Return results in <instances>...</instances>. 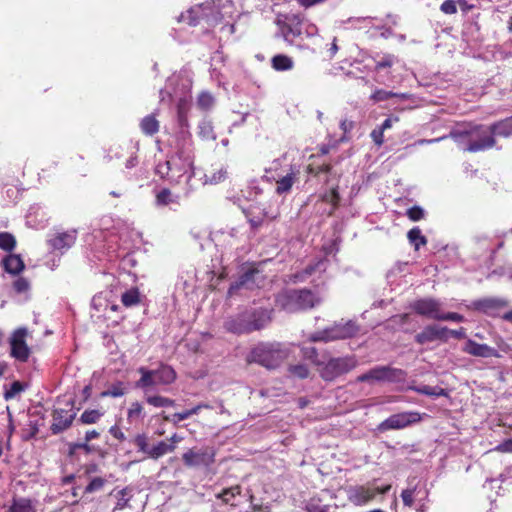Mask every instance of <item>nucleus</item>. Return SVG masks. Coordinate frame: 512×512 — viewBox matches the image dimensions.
<instances>
[{"mask_svg":"<svg viewBox=\"0 0 512 512\" xmlns=\"http://www.w3.org/2000/svg\"><path fill=\"white\" fill-rule=\"evenodd\" d=\"M451 138L463 149L468 152H479L491 149L495 146L496 140L492 134L490 126L484 125H467L452 129L447 136L435 139H422L418 140L415 144H432L439 142L443 139Z\"/></svg>","mask_w":512,"mask_h":512,"instance_id":"f257e3e1","label":"nucleus"},{"mask_svg":"<svg viewBox=\"0 0 512 512\" xmlns=\"http://www.w3.org/2000/svg\"><path fill=\"white\" fill-rule=\"evenodd\" d=\"M271 310L250 308L225 322V329L234 334H248L266 327L271 321Z\"/></svg>","mask_w":512,"mask_h":512,"instance_id":"f03ea898","label":"nucleus"},{"mask_svg":"<svg viewBox=\"0 0 512 512\" xmlns=\"http://www.w3.org/2000/svg\"><path fill=\"white\" fill-rule=\"evenodd\" d=\"M290 349L280 342H261L247 356V361L257 363L267 369H276L288 358Z\"/></svg>","mask_w":512,"mask_h":512,"instance_id":"7ed1b4c3","label":"nucleus"},{"mask_svg":"<svg viewBox=\"0 0 512 512\" xmlns=\"http://www.w3.org/2000/svg\"><path fill=\"white\" fill-rule=\"evenodd\" d=\"M318 298L309 289H284L276 296V304L288 312L311 309L318 303Z\"/></svg>","mask_w":512,"mask_h":512,"instance_id":"20e7f679","label":"nucleus"},{"mask_svg":"<svg viewBox=\"0 0 512 512\" xmlns=\"http://www.w3.org/2000/svg\"><path fill=\"white\" fill-rule=\"evenodd\" d=\"M358 366L355 355L332 357L329 354L322 356V362L317 363L320 377L326 382H332L349 373Z\"/></svg>","mask_w":512,"mask_h":512,"instance_id":"39448f33","label":"nucleus"},{"mask_svg":"<svg viewBox=\"0 0 512 512\" xmlns=\"http://www.w3.org/2000/svg\"><path fill=\"white\" fill-rule=\"evenodd\" d=\"M176 166L174 173L181 174V177L188 174L187 179L193 176L194 149L193 140L190 133L183 134V138L176 143L175 156Z\"/></svg>","mask_w":512,"mask_h":512,"instance_id":"423d86ee","label":"nucleus"},{"mask_svg":"<svg viewBox=\"0 0 512 512\" xmlns=\"http://www.w3.org/2000/svg\"><path fill=\"white\" fill-rule=\"evenodd\" d=\"M359 328L357 324L349 320L345 323L338 322L321 331H317L309 336L311 342H330L340 339L353 337L357 334Z\"/></svg>","mask_w":512,"mask_h":512,"instance_id":"0eeeda50","label":"nucleus"},{"mask_svg":"<svg viewBox=\"0 0 512 512\" xmlns=\"http://www.w3.org/2000/svg\"><path fill=\"white\" fill-rule=\"evenodd\" d=\"M405 372L402 369L391 366H376L356 378L357 382H397L404 378Z\"/></svg>","mask_w":512,"mask_h":512,"instance_id":"6e6552de","label":"nucleus"},{"mask_svg":"<svg viewBox=\"0 0 512 512\" xmlns=\"http://www.w3.org/2000/svg\"><path fill=\"white\" fill-rule=\"evenodd\" d=\"M277 25L286 43L301 47L296 41L302 35V20L299 15H286L284 20H277Z\"/></svg>","mask_w":512,"mask_h":512,"instance_id":"1a4fd4ad","label":"nucleus"},{"mask_svg":"<svg viewBox=\"0 0 512 512\" xmlns=\"http://www.w3.org/2000/svg\"><path fill=\"white\" fill-rule=\"evenodd\" d=\"M76 417L73 404L69 409L55 408L52 412V424L50 430L53 435H58L69 429Z\"/></svg>","mask_w":512,"mask_h":512,"instance_id":"9d476101","label":"nucleus"},{"mask_svg":"<svg viewBox=\"0 0 512 512\" xmlns=\"http://www.w3.org/2000/svg\"><path fill=\"white\" fill-rule=\"evenodd\" d=\"M27 334V329L21 327L16 329L10 338L11 356L21 362H26L31 352L25 341Z\"/></svg>","mask_w":512,"mask_h":512,"instance_id":"9b49d317","label":"nucleus"},{"mask_svg":"<svg viewBox=\"0 0 512 512\" xmlns=\"http://www.w3.org/2000/svg\"><path fill=\"white\" fill-rule=\"evenodd\" d=\"M415 342L424 345L434 341L447 342L448 328L437 324L427 325L423 330L415 335Z\"/></svg>","mask_w":512,"mask_h":512,"instance_id":"f8f14e48","label":"nucleus"},{"mask_svg":"<svg viewBox=\"0 0 512 512\" xmlns=\"http://www.w3.org/2000/svg\"><path fill=\"white\" fill-rule=\"evenodd\" d=\"M418 315L438 320L441 313V302L434 298L417 299L410 305Z\"/></svg>","mask_w":512,"mask_h":512,"instance_id":"ddd939ff","label":"nucleus"},{"mask_svg":"<svg viewBox=\"0 0 512 512\" xmlns=\"http://www.w3.org/2000/svg\"><path fill=\"white\" fill-rule=\"evenodd\" d=\"M420 420V415L417 412H403L391 415L385 421L380 424V429H402L412 423H416Z\"/></svg>","mask_w":512,"mask_h":512,"instance_id":"4468645a","label":"nucleus"},{"mask_svg":"<svg viewBox=\"0 0 512 512\" xmlns=\"http://www.w3.org/2000/svg\"><path fill=\"white\" fill-rule=\"evenodd\" d=\"M346 495L352 504L362 506L375 498L376 490L369 486L354 485L346 488Z\"/></svg>","mask_w":512,"mask_h":512,"instance_id":"2eb2a0df","label":"nucleus"},{"mask_svg":"<svg viewBox=\"0 0 512 512\" xmlns=\"http://www.w3.org/2000/svg\"><path fill=\"white\" fill-rule=\"evenodd\" d=\"M214 454L208 449H190L182 456L183 462L188 467L208 466L213 463Z\"/></svg>","mask_w":512,"mask_h":512,"instance_id":"dca6fc26","label":"nucleus"},{"mask_svg":"<svg viewBox=\"0 0 512 512\" xmlns=\"http://www.w3.org/2000/svg\"><path fill=\"white\" fill-rule=\"evenodd\" d=\"M77 238L76 230L57 232L48 239V244L53 250L66 251L71 248Z\"/></svg>","mask_w":512,"mask_h":512,"instance_id":"f3484780","label":"nucleus"},{"mask_svg":"<svg viewBox=\"0 0 512 512\" xmlns=\"http://www.w3.org/2000/svg\"><path fill=\"white\" fill-rule=\"evenodd\" d=\"M463 350L464 352L476 357L489 358L498 356V352L495 348L490 347L487 344L477 343L471 339L466 342Z\"/></svg>","mask_w":512,"mask_h":512,"instance_id":"a211bd4d","label":"nucleus"},{"mask_svg":"<svg viewBox=\"0 0 512 512\" xmlns=\"http://www.w3.org/2000/svg\"><path fill=\"white\" fill-rule=\"evenodd\" d=\"M259 272L257 270H248L243 273L235 282H233L228 290V294L232 296L238 290L242 288L253 289L255 286V277L258 276Z\"/></svg>","mask_w":512,"mask_h":512,"instance_id":"6ab92c4d","label":"nucleus"},{"mask_svg":"<svg viewBox=\"0 0 512 512\" xmlns=\"http://www.w3.org/2000/svg\"><path fill=\"white\" fill-rule=\"evenodd\" d=\"M507 305V300L497 297L483 298L473 302V307L484 313H491L495 310L506 307Z\"/></svg>","mask_w":512,"mask_h":512,"instance_id":"aec40b11","label":"nucleus"},{"mask_svg":"<svg viewBox=\"0 0 512 512\" xmlns=\"http://www.w3.org/2000/svg\"><path fill=\"white\" fill-rule=\"evenodd\" d=\"M174 166H176V159L171 158L156 166V173L162 178L168 179L170 182L179 183L181 174L174 173Z\"/></svg>","mask_w":512,"mask_h":512,"instance_id":"412c9836","label":"nucleus"},{"mask_svg":"<svg viewBox=\"0 0 512 512\" xmlns=\"http://www.w3.org/2000/svg\"><path fill=\"white\" fill-rule=\"evenodd\" d=\"M1 263L4 270L12 275H18L25 268L24 261L18 254H10L6 256L3 258Z\"/></svg>","mask_w":512,"mask_h":512,"instance_id":"4be33fe9","label":"nucleus"},{"mask_svg":"<svg viewBox=\"0 0 512 512\" xmlns=\"http://www.w3.org/2000/svg\"><path fill=\"white\" fill-rule=\"evenodd\" d=\"M299 171L291 168L290 172L276 181V193L278 195L290 192L293 184L298 179Z\"/></svg>","mask_w":512,"mask_h":512,"instance_id":"5701e85b","label":"nucleus"},{"mask_svg":"<svg viewBox=\"0 0 512 512\" xmlns=\"http://www.w3.org/2000/svg\"><path fill=\"white\" fill-rule=\"evenodd\" d=\"M324 259H319L316 262L309 264L305 269L300 272H297L292 275L291 280L294 283L304 282L309 276H311L316 271H321L326 269Z\"/></svg>","mask_w":512,"mask_h":512,"instance_id":"b1692460","label":"nucleus"},{"mask_svg":"<svg viewBox=\"0 0 512 512\" xmlns=\"http://www.w3.org/2000/svg\"><path fill=\"white\" fill-rule=\"evenodd\" d=\"M158 385H169L176 379V372L168 365L162 364L158 369L152 370Z\"/></svg>","mask_w":512,"mask_h":512,"instance_id":"393cba45","label":"nucleus"},{"mask_svg":"<svg viewBox=\"0 0 512 512\" xmlns=\"http://www.w3.org/2000/svg\"><path fill=\"white\" fill-rule=\"evenodd\" d=\"M490 126L493 136L509 137L512 136V117L505 118L495 122Z\"/></svg>","mask_w":512,"mask_h":512,"instance_id":"a878e982","label":"nucleus"},{"mask_svg":"<svg viewBox=\"0 0 512 512\" xmlns=\"http://www.w3.org/2000/svg\"><path fill=\"white\" fill-rule=\"evenodd\" d=\"M138 372L141 374V378L136 382L138 388L143 389L145 392L153 386H157V382L152 370H148L144 367H140Z\"/></svg>","mask_w":512,"mask_h":512,"instance_id":"bb28decb","label":"nucleus"},{"mask_svg":"<svg viewBox=\"0 0 512 512\" xmlns=\"http://www.w3.org/2000/svg\"><path fill=\"white\" fill-rule=\"evenodd\" d=\"M174 450L175 446L173 444H169L167 441H159L151 446V450H149V458L157 460Z\"/></svg>","mask_w":512,"mask_h":512,"instance_id":"cd10ccee","label":"nucleus"},{"mask_svg":"<svg viewBox=\"0 0 512 512\" xmlns=\"http://www.w3.org/2000/svg\"><path fill=\"white\" fill-rule=\"evenodd\" d=\"M155 204L158 207L170 204H179V197L177 195H173L168 188H164L156 194Z\"/></svg>","mask_w":512,"mask_h":512,"instance_id":"c85d7f7f","label":"nucleus"},{"mask_svg":"<svg viewBox=\"0 0 512 512\" xmlns=\"http://www.w3.org/2000/svg\"><path fill=\"white\" fill-rule=\"evenodd\" d=\"M272 67L276 71H288L294 67L291 57L284 54H277L271 59Z\"/></svg>","mask_w":512,"mask_h":512,"instance_id":"c756f323","label":"nucleus"},{"mask_svg":"<svg viewBox=\"0 0 512 512\" xmlns=\"http://www.w3.org/2000/svg\"><path fill=\"white\" fill-rule=\"evenodd\" d=\"M198 136L204 141H210L216 139L213 124L208 119H203L198 124Z\"/></svg>","mask_w":512,"mask_h":512,"instance_id":"7c9ffc66","label":"nucleus"},{"mask_svg":"<svg viewBox=\"0 0 512 512\" xmlns=\"http://www.w3.org/2000/svg\"><path fill=\"white\" fill-rule=\"evenodd\" d=\"M140 128L144 134L152 136L159 131V122L154 115H147L141 120Z\"/></svg>","mask_w":512,"mask_h":512,"instance_id":"2f4dec72","label":"nucleus"},{"mask_svg":"<svg viewBox=\"0 0 512 512\" xmlns=\"http://www.w3.org/2000/svg\"><path fill=\"white\" fill-rule=\"evenodd\" d=\"M411 390L417 392L418 394L432 396V397H440L446 396L447 393L445 389L438 386H429V385H418L410 387Z\"/></svg>","mask_w":512,"mask_h":512,"instance_id":"473e14b6","label":"nucleus"},{"mask_svg":"<svg viewBox=\"0 0 512 512\" xmlns=\"http://www.w3.org/2000/svg\"><path fill=\"white\" fill-rule=\"evenodd\" d=\"M140 301L141 296L138 288L128 289L121 295V302L125 307L136 306Z\"/></svg>","mask_w":512,"mask_h":512,"instance_id":"72a5a7b5","label":"nucleus"},{"mask_svg":"<svg viewBox=\"0 0 512 512\" xmlns=\"http://www.w3.org/2000/svg\"><path fill=\"white\" fill-rule=\"evenodd\" d=\"M407 238L409 242L414 246L415 250H419L421 246L426 245L427 239L424 235H422L421 229L419 227H414L407 233Z\"/></svg>","mask_w":512,"mask_h":512,"instance_id":"f704fd0d","label":"nucleus"},{"mask_svg":"<svg viewBox=\"0 0 512 512\" xmlns=\"http://www.w3.org/2000/svg\"><path fill=\"white\" fill-rule=\"evenodd\" d=\"M241 494V487L239 485H235L229 488L223 489L221 492L216 494V498L220 499L224 504H232V499L237 495Z\"/></svg>","mask_w":512,"mask_h":512,"instance_id":"c9c22d12","label":"nucleus"},{"mask_svg":"<svg viewBox=\"0 0 512 512\" xmlns=\"http://www.w3.org/2000/svg\"><path fill=\"white\" fill-rule=\"evenodd\" d=\"M145 399L148 404L157 408L172 407L175 405V401L173 399L160 395H146Z\"/></svg>","mask_w":512,"mask_h":512,"instance_id":"e433bc0d","label":"nucleus"},{"mask_svg":"<svg viewBox=\"0 0 512 512\" xmlns=\"http://www.w3.org/2000/svg\"><path fill=\"white\" fill-rule=\"evenodd\" d=\"M288 372L291 376L298 379H306L310 374V371L305 364L290 365L288 367Z\"/></svg>","mask_w":512,"mask_h":512,"instance_id":"4c0bfd02","label":"nucleus"},{"mask_svg":"<svg viewBox=\"0 0 512 512\" xmlns=\"http://www.w3.org/2000/svg\"><path fill=\"white\" fill-rule=\"evenodd\" d=\"M391 97H399V98L405 99V98H407V95L406 94H398V93H394V92L386 91V90H382V89L376 90L371 95V99L374 102L385 101V100H388Z\"/></svg>","mask_w":512,"mask_h":512,"instance_id":"58836bf2","label":"nucleus"},{"mask_svg":"<svg viewBox=\"0 0 512 512\" xmlns=\"http://www.w3.org/2000/svg\"><path fill=\"white\" fill-rule=\"evenodd\" d=\"M16 246L15 237L8 232L0 233V249L4 251H12Z\"/></svg>","mask_w":512,"mask_h":512,"instance_id":"ea45409f","label":"nucleus"},{"mask_svg":"<svg viewBox=\"0 0 512 512\" xmlns=\"http://www.w3.org/2000/svg\"><path fill=\"white\" fill-rule=\"evenodd\" d=\"M103 414L96 409L93 410H85L80 416L79 421L82 424H94L96 423Z\"/></svg>","mask_w":512,"mask_h":512,"instance_id":"a19ab883","label":"nucleus"},{"mask_svg":"<svg viewBox=\"0 0 512 512\" xmlns=\"http://www.w3.org/2000/svg\"><path fill=\"white\" fill-rule=\"evenodd\" d=\"M10 512H33V508L30 500L22 498L14 501L10 508Z\"/></svg>","mask_w":512,"mask_h":512,"instance_id":"79ce46f5","label":"nucleus"},{"mask_svg":"<svg viewBox=\"0 0 512 512\" xmlns=\"http://www.w3.org/2000/svg\"><path fill=\"white\" fill-rule=\"evenodd\" d=\"M77 450H83L86 454H90L94 451V446L88 444L87 442H76L69 444V456H73Z\"/></svg>","mask_w":512,"mask_h":512,"instance_id":"37998d69","label":"nucleus"},{"mask_svg":"<svg viewBox=\"0 0 512 512\" xmlns=\"http://www.w3.org/2000/svg\"><path fill=\"white\" fill-rule=\"evenodd\" d=\"M301 352L302 356L310 360L315 366H317V363L322 362V358H319L318 351L315 347H302Z\"/></svg>","mask_w":512,"mask_h":512,"instance_id":"c03bdc74","label":"nucleus"},{"mask_svg":"<svg viewBox=\"0 0 512 512\" xmlns=\"http://www.w3.org/2000/svg\"><path fill=\"white\" fill-rule=\"evenodd\" d=\"M106 480L102 477L93 478L89 484L85 487L84 493H94L103 489Z\"/></svg>","mask_w":512,"mask_h":512,"instance_id":"a18cd8bd","label":"nucleus"},{"mask_svg":"<svg viewBox=\"0 0 512 512\" xmlns=\"http://www.w3.org/2000/svg\"><path fill=\"white\" fill-rule=\"evenodd\" d=\"M25 389V386L19 382V381H14L11 385H10V388L9 389H6L5 392H4V398L6 400H10V399H13L14 397H16V395H18L20 392L24 391Z\"/></svg>","mask_w":512,"mask_h":512,"instance_id":"49530a36","label":"nucleus"},{"mask_svg":"<svg viewBox=\"0 0 512 512\" xmlns=\"http://www.w3.org/2000/svg\"><path fill=\"white\" fill-rule=\"evenodd\" d=\"M135 444L139 451L145 453L149 457V450H151V446H149L148 438L145 434H138L135 437Z\"/></svg>","mask_w":512,"mask_h":512,"instance_id":"de8ad7c7","label":"nucleus"},{"mask_svg":"<svg viewBox=\"0 0 512 512\" xmlns=\"http://www.w3.org/2000/svg\"><path fill=\"white\" fill-rule=\"evenodd\" d=\"M197 103L200 108L207 110L213 106L214 98L210 93L203 92L199 95Z\"/></svg>","mask_w":512,"mask_h":512,"instance_id":"09e8293b","label":"nucleus"},{"mask_svg":"<svg viewBox=\"0 0 512 512\" xmlns=\"http://www.w3.org/2000/svg\"><path fill=\"white\" fill-rule=\"evenodd\" d=\"M143 407L139 402H133L128 410L127 416L130 421L142 417Z\"/></svg>","mask_w":512,"mask_h":512,"instance_id":"8fccbe9b","label":"nucleus"},{"mask_svg":"<svg viewBox=\"0 0 512 512\" xmlns=\"http://www.w3.org/2000/svg\"><path fill=\"white\" fill-rule=\"evenodd\" d=\"M407 216L412 221H419L424 218L425 211L420 206H413L407 210Z\"/></svg>","mask_w":512,"mask_h":512,"instance_id":"3c124183","label":"nucleus"},{"mask_svg":"<svg viewBox=\"0 0 512 512\" xmlns=\"http://www.w3.org/2000/svg\"><path fill=\"white\" fill-rule=\"evenodd\" d=\"M178 123L181 127V132L179 134L177 142L183 138V134L189 133L187 131V129L189 127L188 120H187L186 115L184 114V112L181 109L178 110Z\"/></svg>","mask_w":512,"mask_h":512,"instance_id":"603ef678","label":"nucleus"},{"mask_svg":"<svg viewBox=\"0 0 512 512\" xmlns=\"http://www.w3.org/2000/svg\"><path fill=\"white\" fill-rule=\"evenodd\" d=\"M465 320L464 316L458 314L456 312H447L444 313L441 311L438 321H453V322H463Z\"/></svg>","mask_w":512,"mask_h":512,"instance_id":"864d4df0","label":"nucleus"},{"mask_svg":"<svg viewBox=\"0 0 512 512\" xmlns=\"http://www.w3.org/2000/svg\"><path fill=\"white\" fill-rule=\"evenodd\" d=\"M124 395V390L121 384L113 385L108 390H105L101 393V397H121Z\"/></svg>","mask_w":512,"mask_h":512,"instance_id":"5fc2aeb1","label":"nucleus"},{"mask_svg":"<svg viewBox=\"0 0 512 512\" xmlns=\"http://www.w3.org/2000/svg\"><path fill=\"white\" fill-rule=\"evenodd\" d=\"M331 169H332V167L329 164H323V165H319V166L309 165L307 167V173L317 176L320 173H330Z\"/></svg>","mask_w":512,"mask_h":512,"instance_id":"6e6d98bb","label":"nucleus"},{"mask_svg":"<svg viewBox=\"0 0 512 512\" xmlns=\"http://www.w3.org/2000/svg\"><path fill=\"white\" fill-rule=\"evenodd\" d=\"M13 287H14L16 292L24 293V292H27L29 290L30 283H29V281L26 278L19 277V278H17L14 281Z\"/></svg>","mask_w":512,"mask_h":512,"instance_id":"4d7b16f0","label":"nucleus"},{"mask_svg":"<svg viewBox=\"0 0 512 512\" xmlns=\"http://www.w3.org/2000/svg\"><path fill=\"white\" fill-rule=\"evenodd\" d=\"M130 493L129 488H123L118 492V502L116 505V508L118 509H124L129 502V498H127V495Z\"/></svg>","mask_w":512,"mask_h":512,"instance_id":"13d9d810","label":"nucleus"},{"mask_svg":"<svg viewBox=\"0 0 512 512\" xmlns=\"http://www.w3.org/2000/svg\"><path fill=\"white\" fill-rule=\"evenodd\" d=\"M179 22H187L190 26H195L198 24V18L194 16V10L190 9L180 15Z\"/></svg>","mask_w":512,"mask_h":512,"instance_id":"bf43d9fd","label":"nucleus"},{"mask_svg":"<svg viewBox=\"0 0 512 512\" xmlns=\"http://www.w3.org/2000/svg\"><path fill=\"white\" fill-rule=\"evenodd\" d=\"M415 488L413 489H405L401 493V498L405 506L411 507L414 503Z\"/></svg>","mask_w":512,"mask_h":512,"instance_id":"052dcab7","label":"nucleus"},{"mask_svg":"<svg viewBox=\"0 0 512 512\" xmlns=\"http://www.w3.org/2000/svg\"><path fill=\"white\" fill-rule=\"evenodd\" d=\"M445 14H455L457 12L456 2L454 0H445L440 7Z\"/></svg>","mask_w":512,"mask_h":512,"instance_id":"680f3d73","label":"nucleus"},{"mask_svg":"<svg viewBox=\"0 0 512 512\" xmlns=\"http://www.w3.org/2000/svg\"><path fill=\"white\" fill-rule=\"evenodd\" d=\"M324 200L330 202L333 205V207L336 208L340 200L337 188H332L330 193L324 196Z\"/></svg>","mask_w":512,"mask_h":512,"instance_id":"e2e57ef3","label":"nucleus"},{"mask_svg":"<svg viewBox=\"0 0 512 512\" xmlns=\"http://www.w3.org/2000/svg\"><path fill=\"white\" fill-rule=\"evenodd\" d=\"M189 417H190V415H189L188 410H185V411L177 412V413L173 414L171 418L166 416L165 420L171 421V422H173V424L177 425L179 422H181L185 419H188Z\"/></svg>","mask_w":512,"mask_h":512,"instance_id":"0e129e2a","label":"nucleus"},{"mask_svg":"<svg viewBox=\"0 0 512 512\" xmlns=\"http://www.w3.org/2000/svg\"><path fill=\"white\" fill-rule=\"evenodd\" d=\"M383 131L377 127L375 129L372 130L371 132V138L372 140L374 141V143L378 146H381L384 142V136H383Z\"/></svg>","mask_w":512,"mask_h":512,"instance_id":"69168bd1","label":"nucleus"},{"mask_svg":"<svg viewBox=\"0 0 512 512\" xmlns=\"http://www.w3.org/2000/svg\"><path fill=\"white\" fill-rule=\"evenodd\" d=\"M393 64V56L386 55L382 60L376 62V70H381L387 67H391Z\"/></svg>","mask_w":512,"mask_h":512,"instance_id":"338daca9","label":"nucleus"},{"mask_svg":"<svg viewBox=\"0 0 512 512\" xmlns=\"http://www.w3.org/2000/svg\"><path fill=\"white\" fill-rule=\"evenodd\" d=\"M495 450L504 453H512V438L500 443L495 447Z\"/></svg>","mask_w":512,"mask_h":512,"instance_id":"774afa93","label":"nucleus"}]
</instances>
